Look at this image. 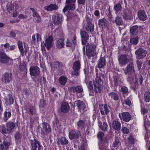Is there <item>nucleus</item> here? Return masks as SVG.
I'll return each instance as SVG.
<instances>
[{
	"instance_id": "nucleus-13",
	"label": "nucleus",
	"mask_w": 150,
	"mask_h": 150,
	"mask_svg": "<svg viewBox=\"0 0 150 150\" xmlns=\"http://www.w3.org/2000/svg\"><path fill=\"white\" fill-rule=\"evenodd\" d=\"M42 127L43 130H41L42 135L48 134L52 131V128L50 125L47 122H44L42 123Z\"/></svg>"
},
{
	"instance_id": "nucleus-55",
	"label": "nucleus",
	"mask_w": 150,
	"mask_h": 150,
	"mask_svg": "<svg viewBox=\"0 0 150 150\" xmlns=\"http://www.w3.org/2000/svg\"><path fill=\"white\" fill-rule=\"evenodd\" d=\"M129 142L131 144H134L135 143V139L134 137L130 134L129 137L128 138Z\"/></svg>"
},
{
	"instance_id": "nucleus-23",
	"label": "nucleus",
	"mask_w": 150,
	"mask_h": 150,
	"mask_svg": "<svg viewBox=\"0 0 150 150\" xmlns=\"http://www.w3.org/2000/svg\"><path fill=\"white\" fill-rule=\"evenodd\" d=\"M11 139H10L8 141L4 140L3 143L0 145L1 150H8L10 146L11 145Z\"/></svg>"
},
{
	"instance_id": "nucleus-24",
	"label": "nucleus",
	"mask_w": 150,
	"mask_h": 150,
	"mask_svg": "<svg viewBox=\"0 0 150 150\" xmlns=\"http://www.w3.org/2000/svg\"><path fill=\"white\" fill-rule=\"evenodd\" d=\"M70 109V106L67 102H63L62 103L60 106V110L62 112L67 113L69 111Z\"/></svg>"
},
{
	"instance_id": "nucleus-43",
	"label": "nucleus",
	"mask_w": 150,
	"mask_h": 150,
	"mask_svg": "<svg viewBox=\"0 0 150 150\" xmlns=\"http://www.w3.org/2000/svg\"><path fill=\"white\" fill-rule=\"evenodd\" d=\"M130 33L132 35H136L139 31L138 26L136 25H134L130 28Z\"/></svg>"
},
{
	"instance_id": "nucleus-10",
	"label": "nucleus",
	"mask_w": 150,
	"mask_h": 150,
	"mask_svg": "<svg viewBox=\"0 0 150 150\" xmlns=\"http://www.w3.org/2000/svg\"><path fill=\"white\" fill-rule=\"evenodd\" d=\"M29 72L30 74L31 77H37L39 76L40 70L38 66H32L30 67Z\"/></svg>"
},
{
	"instance_id": "nucleus-2",
	"label": "nucleus",
	"mask_w": 150,
	"mask_h": 150,
	"mask_svg": "<svg viewBox=\"0 0 150 150\" xmlns=\"http://www.w3.org/2000/svg\"><path fill=\"white\" fill-rule=\"evenodd\" d=\"M104 134L100 131L97 134V137L101 147L103 149L106 148L108 146V142L107 138L104 137Z\"/></svg>"
},
{
	"instance_id": "nucleus-49",
	"label": "nucleus",
	"mask_w": 150,
	"mask_h": 150,
	"mask_svg": "<svg viewBox=\"0 0 150 150\" xmlns=\"http://www.w3.org/2000/svg\"><path fill=\"white\" fill-rule=\"evenodd\" d=\"M113 22L115 23L118 25H122L124 24L121 18L119 16L116 17L115 20Z\"/></svg>"
},
{
	"instance_id": "nucleus-60",
	"label": "nucleus",
	"mask_w": 150,
	"mask_h": 150,
	"mask_svg": "<svg viewBox=\"0 0 150 150\" xmlns=\"http://www.w3.org/2000/svg\"><path fill=\"white\" fill-rule=\"evenodd\" d=\"M137 63L138 69L140 71L142 66V62L141 61H137Z\"/></svg>"
},
{
	"instance_id": "nucleus-56",
	"label": "nucleus",
	"mask_w": 150,
	"mask_h": 150,
	"mask_svg": "<svg viewBox=\"0 0 150 150\" xmlns=\"http://www.w3.org/2000/svg\"><path fill=\"white\" fill-rule=\"evenodd\" d=\"M67 5L68 7L69 8V10H71L73 11L75 9V2L72 3L71 4H66Z\"/></svg>"
},
{
	"instance_id": "nucleus-6",
	"label": "nucleus",
	"mask_w": 150,
	"mask_h": 150,
	"mask_svg": "<svg viewBox=\"0 0 150 150\" xmlns=\"http://www.w3.org/2000/svg\"><path fill=\"white\" fill-rule=\"evenodd\" d=\"M125 74L129 76H132L135 74V71L134 67L133 62H131L128 64L124 69Z\"/></svg>"
},
{
	"instance_id": "nucleus-3",
	"label": "nucleus",
	"mask_w": 150,
	"mask_h": 150,
	"mask_svg": "<svg viewBox=\"0 0 150 150\" xmlns=\"http://www.w3.org/2000/svg\"><path fill=\"white\" fill-rule=\"evenodd\" d=\"M134 75L128 76L127 78V81L130 84L133 83L134 84H138L139 82L140 84H142L143 79L141 74H137L135 75L134 78L133 77Z\"/></svg>"
},
{
	"instance_id": "nucleus-7",
	"label": "nucleus",
	"mask_w": 150,
	"mask_h": 150,
	"mask_svg": "<svg viewBox=\"0 0 150 150\" xmlns=\"http://www.w3.org/2000/svg\"><path fill=\"white\" fill-rule=\"evenodd\" d=\"M130 57L125 54H122L118 57V61L121 66L126 65L129 61Z\"/></svg>"
},
{
	"instance_id": "nucleus-47",
	"label": "nucleus",
	"mask_w": 150,
	"mask_h": 150,
	"mask_svg": "<svg viewBox=\"0 0 150 150\" xmlns=\"http://www.w3.org/2000/svg\"><path fill=\"white\" fill-rule=\"evenodd\" d=\"M122 9V7L121 4L118 3L114 5V10L116 13L117 14L119 12L121 11Z\"/></svg>"
},
{
	"instance_id": "nucleus-51",
	"label": "nucleus",
	"mask_w": 150,
	"mask_h": 150,
	"mask_svg": "<svg viewBox=\"0 0 150 150\" xmlns=\"http://www.w3.org/2000/svg\"><path fill=\"white\" fill-rule=\"evenodd\" d=\"M144 100L147 103H148L150 101V92L149 91H147L145 93Z\"/></svg>"
},
{
	"instance_id": "nucleus-16",
	"label": "nucleus",
	"mask_w": 150,
	"mask_h": 150,
	"mask_svg": "<svg viewBox=\"0 0 150 150\" xmlns=\"http://www.w3.org/2000/svg\"><path fill=\"white\" fill-rule=\"evenodd\" d=\"M68 91L70 93H76V94L81 93L82 94V93L83 92V88L80 86H78L76 87L70 86L68 88Z\"/></svg>"
},
{
	"instance_id": "nucleus-30",
	"label": "nucleus",
	"mask_w": 150,
	"mask_h": 150,
	"mask_svg": "<svg viewBox=\"0 0 150 150\" xmlns=\"http://www.w3.org/2000/svg\"><path fill=\"white\" fill-rule=\"evenodd\" d=\"M63 19V16L58 13H56L54 18L53 22L55 24H59L62 22Z\"/></svg>"
},
{
	"instance_id": "nucleus-63",
	"label": "nucleus",
	"mask_w": 150,
	"mask_h": 150,
	"mask_svg": "<svg viewBox=\"0 0 150 150\" xmlns=\"http://www.w3.org/2000/svg\"><path fill=\"white\" fill-rule=\"evenodd\" d=\"M125 104L129 106H130V105H131V102L130 100L129 99H127L125 100Z\"/></svg>"
},
{
	"instance_id": "nucleus-8",
	"label": "nucleus",
	"mask_w": 150,
	"mask_h": 150,
	"mask_svg": "<svg viewBox=\"0 0 150 150\" xmlns=\"http://www.w3.org/2000/svg\"><path fill=\"white\" fill-rule=\"evenodd\" d=\"M81 66V63L79 60L75 61L73 64V70L71 71V75L76 76L79 75L80 74Z\"/></svg>"
},
{
	"instance_id": "nucleus-37",
	"label": "nucleus",
	"mask_w": 150,
	"mask_h": 150,
	"mask_svg": "<svg viewBox=\"0 0 150 150\" xmlns=\"http://www.w3.org/2000/svg\"><path fill=\"white\" fill-rule=\"evenodd\" d=\"M58 8V7L56 4H51L49 6L45 7V9L47 11H51L52 10H56Z\"/></svg>"
},
{
	"instance_id": "nucleus-62",
	"label": "nucleus",
	"mask_w": 150,
	"mask_h": 150,
	"mask_svg": "<svg viewBox=\"0 0 150 150\" xmlns=\"http://www.w3.org/2000/svg\"><path fill=\"white\" fill-rule=\"evenodd\" d=\"M86 0H77L78 5L81 4L84 5L85 4Z\"/></svg>"
},
{
	"instance_id": "nucleus-64",
	"label": "nucleus",
	"mask_w": 150,
	"mask_h": 150,
	"mask_svg": "<svg viewBox=\"0 0 150 150\" xmlns=\"http://www.w3.org/2000/svg\"><path fill=\"white\" fill-rule=\"evenodd\" d=\"M93 82L92 83L91 81H90L89 83L88 88L90 90L93 89Z\"/></svg>"
},
{
	"instance_id": "nucleus-41",
	"label": "nucleus",
	"mask_w": 150,
	"mask_h": 150,
	"mask_svg": "<svg viewBox=\"0 0 150 150\" xmlns=\"http://www.w3.org/2000/svg\"><path fill=\"white\" fill-rule=\"evenodd\" d=\"M11 112L5 111L4 113V116L3 120L5 122H6L11 117Z\"/></svg>"
},
{
	"instance_id": "nucleus-59",
	"label": "nucleus",
	"mask_w": 150,
	"mask_h": 150,
	"mask_svg": "<svg viewBox=\"0 0 150 150\" xmlns=\"http://www.w3.org/2000/svg\"><path fill=\"white\" fill-rule=\"evenodd\" d=\"M119 143L120 141L118 139H116L113 142V147L116 148V149L118 148Z\"/></svg>"
},
{
	"instance_id": "nucleus-52",
	"label": "nucleus",
	"mask_w": 150,
	"mask_h": 150,
	"mask_svg": "<svg viewBox=\"0 0 150 150\" xmlns=\"http://www.w3.org/2000/svg\"><path fill=\"white\" fill-rule=\"evenodd\" d=\"M22 138V135L19 132H16L14 134V138L16 142L17 143L20 141Z\"/></svg>"
},
{
	"instance_id": "nucleus-9",
	"label": "nucleus",
	"mask_w": 150,
	"mask_h": 150,
	"mask_svg": "<svg viewBox=\"0 0 150 150\" xmlns=\"http://www.w3.org/2000/svg\"><path fill=\"white\" fill-rule=\"evenodd\" d=\"M0 62L2 64H7L10 65L12 64L13 59L8 57L5 53L2 52L0 54Z\"/></svg>"
},
{
	"instance_id": "nucleus-35",
	"label": "nucleus",
	"mask_w": 150,
	"mask_h": 150,
	"mask_svg": "<svg viewBox=\"0 0 150 150\" xmlns=\"http://www.w3.org/2000/svg\"><path fill=\"white\" fill-rule=\"evenodd\" d=\"M112 79L113 83V86L114 87H117L120 84L121 79L120 77L117 75H114L112 77Z\"/></svg>"
},
{
	"instance_id": "nucleus-58",
	"label": "nucleus",
	"mask_w": 150,
	"mask_h": 150,
	"mask_svg": "<svg viewBox=\"0 0 150 150\" xmlns=\"http://www.w3.org/2000/svg\"><path fill=\"white\" fill-rule=\"evenodd\" d=\"M122 132L124 134H127L129 132V129L125 127L122 126Z\"/></svg>"
},
{
	"instance_id": "nucleus-20",
	"label": "nucleus",
	"mask_w": 150,
	"mask_h": 150,
	"mask_svg": "<svg viewBox=\"0 0 150 150\" xmlns=\"http://www.w3.org/2000/svg\"><path fill=\"white\" fill-rule=\"evenodd\" d=\"M68 136L70 140L77 139L79 138L81 134L77 130H72L69 132Z\"/></svg>"
},
{
	"instance_id": "nucleus-34",
	"label": "nucleus",
	"mask_w": 150,
	"mask_h": 150,
	"mask_svg": "<svg viewBox=\"0 0 150 150\" xmlns=\"http://www.w3.org/2000/svg\"><path fill=\"white\" fill-rule=\"evenodd\" d=\"M98 125L100 128L103 131H106L108 129V125L106 122H102L100 121H98Z\"/></svg>"
},
{
	"instance_id": "nucleus-32",
	"label": "nucleus",
	"mask_w": 150,
	"mask_h": 150,
	"mask_svg": "<svg viewBox=\"0 0 150 150\" xmlns=\"http://www.w3.org/2000/svg\"><path fill=\"white\" fill-rule=\"evenodd\" d=\"M77 129L80 130H84L86 126L85 121L80 119L76 122Z\"/></svg>"
},
{
	"instance_id": "nucleus-33",
	"label": "nucleus",
	"mask_w": 150,
	"mask_h": 150,
	"mask_svg": "<svg viewBox=\"0 0 150 150\" xmlns=\"http://www.w3.org/2000/svg\"><path fill=\"white\" fill-rule=\"evenodd\" d=\"M30 9L32 11V16L33 17H36L37 18L36 22L38 23H40L41 21V16L39 15L38 12L33 8H30Z\"/></svg>"
},
{
	"instance_id": "nucleus-40",
	"label": "nucleus",
	"mask_w": 150,
	"mask_h": 150,
	"mask_svg": "<svg viewBox=\"0 0 150 150\" xmlns=\"http://www.w3.org/2000/svg\"><path fill=\"white\" fill-rule=\"evenodd\" d=\"M14 100L11 95H9L8 96V99L6 98L5 99V103L7 105H10L13 104Z\"/></svg>"
},
{
	"instance_id": "nucleus-14",
	"label": "nucleus",
	"mask_w": 150,
	"mask_h": 150,
	"mask_svg": "<svg viewBox=\"0 0 150 150\" xmlns=\"http://www.w3.org/2000/svg\"><path fill=\"white\" fill-rule=\"evenodd\" d=\"M109 107L106 103L101 104L99 105V109L102 115H107L110 112Z\"/></svg>"
},
{
	"instance_id": "nucleus-61",
	"label": "nucleus",
	"mask_w": 150,
	"mask_h": 150,
	"mask_svg": "<svg viewBox=\"0 0 150 150\" xmlns=\"http://www.w3.org/2000/svg\"><path fill=\"white\" fill-rule=\"evenodd\" d=\"M83 71L84 72V74H85V76L88 75L89 74V69L88 67H85L83 69Z\"/></svg>"
},
{
	"instance_id": "nucleus-38",
	"label": "nucleus",
	"mask_w": 150,
	"mask_h": 150,
	"mask_svg": "<svg viewBox=\"0 0 150 150\" xmlns=\"http://www.w3.org/2000/svg\"><path fill=\"white\" fill-rule=\"evenodd\" d=\"M85 29L87 32L92 33L94 30V26L91 23H88L86 25Z\"/></svg>"
},
{
	"instance_id": "nucleus-12",
	"label": "nucleus",
	"mask_w": 150,
	"mask_h": 150,
	"mask_svg": "<svg viewBox=\"0 0 150 150\" xmlns=\"http://www.w3.org/2000/svg\"><path fill=\"white\" fill-rule=\"evenodd\" d=\"M118 116L121 121L128 122L131 119L132 117L130 114L128 112H123L120 113Z\"/></svg>"
},
{
	"instance_id": "nucleus-45",
	"label": "nucleus",
	"mask_w": 150,
	"mask_h": 150,
	"mask_svg": "<svg viewBox=\"0 0 150 150\" xmlns=\"http://www.w3.org/2000/svg\"><path fill=\"white\" fill-rule=\"evenodd\" d=\"M67 80V78L64 76L60 77L59 79V81L60 84L62 86L65 85Z\"/></svg>"
},
{
	"instance_id": "nucleus-44",
	"label": "nucleus",
	"mask_w": 150,
	"mask_h": 150,
	"mask_svg": "<svg viewBox=\"0 0 150 150\" xmlns=\"http://www.w3.org/2000/svg\"><path fill=\"white\" fill-rule=\"evenodd\" d=\"M20 70L21 71L23 72L25 71L26 74H27V65L24 62H23L20 63L19 66Z\"/></svg>"
},
{
	"instance_id": "nucleus-15",
	"label": "nucleus",
	"mask_w": 150,
	"mask_h": 150,
	"mask_svg": "<svg viewBox=\"0 0 150 150\" xmlns=\"http://www.w3.org/2000/svg\"><path fill=\"white\" fill-rule=\"evenodd\" d=\"M80 34L82 45H86L88 43L89 39V36L88 33L85 31L81 30L80 31Z\"/></svg>"
},
{
	"instance_id": "nucleus-22",
	"label": "nucleus",
	"mask_w": 150,
	"mask_h": 150,
	"mask_svg": "<svg viewBox=\"0 0 150 150\" xmlns=\"http://www.w3.org/2000/svg\"><path fill=\"white\" fill-rule=\"evenodd\" d=\"M121 15L123 19L125 20H131L133 18L131 13L129 12L128 10L126 9L123 10Z\"/></svg>"
},
{
	"instance_id": "nucleus-19",
	"label": "nucleus",
	"mask_w": 150,
	"mask_h": 150,
	"mask_svg": "<svg viewBox=\"0 0 150 150\" xmlns=\"http://www.w3.org/2000/svg\"><path fill=\"white\" fill-rule=\"evenodd\" d=\"M147 53L146 50L140 48L136 51L135 54L137 56V57L138 59H141L145 56Z\"/></svg>"
},
{
	"instance_id": "nucleus-28",
	"label": "nucleus",
	"mask_w": 150,
	"mask_h": 150,
	"mask_svg": "<svg viewBox=\"0 0 150 150\" xmlns=\"http://www.w3.org/2000/svg\"><path fill=\"white\" fill-rule=\"evenodd\" d=\"M98 24L99 27L102 29L107 27L108 25V21L105 18L99 19Z\"/></svg>"
},
{
	"instance_id": "nucleus-50",
	"label": "nucleus",
	"mask_w": 150,
	"mask_h": 150,
	"mask_svg": "<svg viewBox=\"0 0 150 150\" xmlns=\"http://www.w3.org/2000/svg\"><path fill=\"white\" fill-rule=\"evenodd\" d=\"M29 111L30 114L31 115H35L36 113V108L35 106L33 105H31L29 106Z\"/></svg>"
},
{
	"instance_id": "nucleus-36",
	"label": "nucleus",
	"mask_w": 150,
	"mask_h": 150,
	"mask_svg": "<svg viewBox=\"0 0 150 150\" xmlns=\"http://www.w3.org/2000/svg\"><path fill=\"white\" fill-rule=\"evenodd\" d=\"M96 76V81H96L98 82L101 83L105 79V74L102 73H97Z\"/></svg>"
},
{
	"instance_id": "nucleus-57",
	"label": "nucleus",
	"mask_w": 150,
	"mask_h": 150,
	"mask_svg": "<svg viewBox=\"0 0 150 150\" xmlns=\"http://www.w3.org/2000/svg\"><path fill=\"white\" fill-rule=\"evenodd\" d=\"M128 88L127 87L125 86L122 87L121 89V91L123 94H126L128 92Z\"/></svg>"
},
{
	"instance_id": "nucleus-29",
	"label": "nucleus",
	"mask_w": 150,
	"mask_h": 150,
	"mask_svg": "<svg viewBox=\"0 0 150 150\" xmlns=\"http://www.w3.org/2000/svg\"><path fill=\"white\" fill-rule=\"evenodd\" d=\"M57 142L58 146H65L68 144L69 141L65 137H61L58 139Z\"/></svg>"
},
{
	"instance_id": "nucleus-18",
	"label": "nucleus",
	"mask_w": 150,
	"mask_h": 150,
	"mask_svg": "<svg viewBox=\"0 0 150 150\" xmlns=\"http://www.w3.org/2000/svg\"><path fill=\"white\" fill-rule=\"evenodd\" d=\"M74 104L76 106L79 111L80 112H84L86 105L83 101L80 100H77L74 102Z\"/></svg>"
},
{
	"instance_id": "nucleus-48",
	"label": "nucleus",
	"mask_w": 150,
	"mask_h": 150,
	"mask_svg": "<svg viewBox=\"0 0 150 150\" xmlns=\"http://www.w3.org/2000/svg\"><path fill=\"white\" fill-rule=\"evenodd\" d=\"M42 98L40 100V103L39 107L40 108H43L47 105V103L46 100H45L44 98Z\"/></svg>"
},
{
	"instance_id": "nucleus-11",
	"label": "nucleus",
	"mask_w": 150,
	"mask_h": 150,
	"mask_svg": "<svg viewBox=\"0 0 150 150\" xmlns=\"http://www.w3.org/2000/svg\"><path fill=\"white\" fill-rule=\"evenodd\" d=\"M76 38V35H72L68 38L66 41V46L71 47L73 45L76 46L77 44Z\"/></svg>"
},
{
	"instance_id": "nucleus-4",
	"label": "nucleus",
	"mask_w": 150,
	"mask_h": 150,
	"mask_svg": "<svg viewBox=\"0 0 150 150\" xmlns=\"http://www.w3.org/2000/svg\"><path fill=\"white\" fill-rule=\"evenodd\" d=\"M6 128L4 125H3L1 133L3 134H10L14 129L15 125L14 122L9 121L6 123Z\"/></svg>"
},
{
	"instance_id": "nucleus-1",
	"label": "nucleus",
	"mask_w": 150,
	"mask_h": 150,
	"mask_svg": "<svg viewBox=\"0 0 150 150\" xmlns=\"http://www.w3.org/2000/svg\"><path fill=\"white\" fill-rule=\"evenodd\" d=\"M96 46L94 44H91L90 45H87L85 46H83L82 51L83 56L86 57L88 59H90L92 57H94L96 52Z\"/></svg>"
},
{
	"instance_id": "nucleus-25",
	"label": "nucleus",
	"mask_w": 150,
	"mask_h": 150,
	"mask_svg": "<svg viewBox=\"0 0 150 150\" xmlns=\"http://www.w3.org/2000/svg\"><path fill=\"white\" fill-rule=\"evenodd\" d=\"M106 61L104 57H102V55L98 61V63L96 67L99 69L103 68L106 64Z\"/></svg>"
},
{
	"instance_id": "nucleus-5",
	"label": "nucleus",
	"mask_w": 150,
	"mask_h": 150,
	"mask_svg": "<svg viewBox=\"0 0 150 150\" xmlns=\"http://www.w3.org/2000/svg\"><path fill=\"white\" fill-rule=\"evenodd\" d=\"M30 150H43L40 142L36 138L30 140Z\"/></svg>"
},
{
	"instance_id": "nucleus-46",
	"label": "nucleus",
	"mask_w": 150,
	"mask_h": 150,
	"mask_svg": "<svg viewBox=\"0 0 150 150\" xmlns=\"http://www.w3.org/2000/svg\"><path fill=\"white\" fill-rule=\"evenodd\" d=\"M18 45L19 50L21 52V54L22 56H24V50L22 42L21 41H18Z\"/></svg>"
},
{
	"instance_id": "nucleus-26",
	"label": "nucleus",
	"mask_w": 150,
	"mask_h": 150,
	"mask_svg": "<svg viewBox=\"0 0 150 150\" xmlns=\"http://www.w3.org/2000/svg\"><path fill=\"white\" fill-rule=\"evenodd\" d=\"M53 38L52 36H49L45 40L44 45L48 50H49L52 46Z\"/></svg>"
},
{
	"instance_id": "nucleus-17",
	"label": "nucleus",
	"mask_w": 150,
	"mask_h": 150,
	"mask_svg": "<svg viewBox=\"0 0 150 150\" xmlns=\"http://www.w3.org/2000/svg\"><path fill=\"white\" fill-rule=\"evenodd\" d=\"M12 78V74L6 72L2 75L1 81L5 83H8L11 82Z\"/></svg>"
},
{
	"instance_id": "nucleus-42",
	"label": "nucleus",
	"mask_w": 150,
	"mask_h": 150,
	"mask_svg": "<svg viewBox=\"0 0 150 150\" xmlns=\"http://www.w3.org/2000/svg\"><path fill=\"white\" fill-rule=\"evenodd\" d=\"M64 40L63 39H60L57 42L56 44V47L59 49H61L64 47Z\"/></svg>"
},
{
	"instance_id": "nucleus-39",
	"label": "nucleus",
	"mask_w": 150,
	"mask_h": 150,
	"mask_svg": "<svg viewBox=\"0 0 150 150\" xmlns=\"http://www.w3.org/2000/svg\"><path fill=\"white\" fill-rule=\"evenodd\" d=\"M108 96L115 101H117L119 100V97L117 93L115 92H111L108 93Z\"/></svg>"
},
{
	"instance_id": "nucleus-53",
	"label": "nucleus",
	"mask_w": 150,
	"mask_h": 150,
	"mask_svg": "<svg viewBox=\"0 0 150 150\" xmlns=\"http://www.w3.org/2000/svg\"><path fill=\"white\" fill-rule=\"evenodd\" d=\"M139 41V38L137 37L136 38H133L131 39L130 42L131 45H135L137 44Z\"/></svg>"
},
{
	"instance_id": "nucleus-31",
	"label": "nucleus",
	"mask_w": 150,
	"mask_h": 150,
	"mask_svg": "<svg viewBox=\"0 0 150 150\" xmlns=\"http://www.w3.org/2000/svg\"><path fill=\"white\" fill-rule=\"evenodd\" d=\"M138 16L139 18L141 21H144L147 18L146 14L144 10H139L138 12Z\"/></svg>"
},
{
	"instance_id": "nucleus-21",
	"label": "nucleus",
	"mask_w": 150,
	"mask_h": 150,
	"mask_svg": "<svg viewBox=\"0 0 150 150\" xmlns=\"http://www.w3.org/2000/svg\"><path fill=\"white\" fill-rule=\"evenodd\" d=\"M110 126L115 131H119L121 128V123L118 120H113Z\"/></svg>"
},
{
	"instance_id": "nucleus-54",
	"label": "nucleus",
	"mask_w": 150,
	"mask_h": 150,
	"mask_svg": "<svg viewBox=\"0 0 150 150\" xmlns=\"http://www.w3.org/2000/svg\"><path fill=\"white\" fill-rule=\"evenodd\" d=\"M18 6L17 4H12L9 7V9L12 12L13 11H16L18 8Z\"/></svg>"
},
{
	"instance_id": "nucleus-27",
	"label": "nucleus",
	"mask_w": 150,
	"mask_h": 150,
	"mask_svg": "<svg viewBox=\"0 0 150 150\" xmlns=\"http://www.w3.org/2000/svg\"><path fill=\"white\" fill-rule=\"evenodd\" d=\"M93 84L94 85V88L93 90L96 93L101 92V90L103 89V87L99 82L96 81H93Z\"/></svg>"
}]
</instances>
